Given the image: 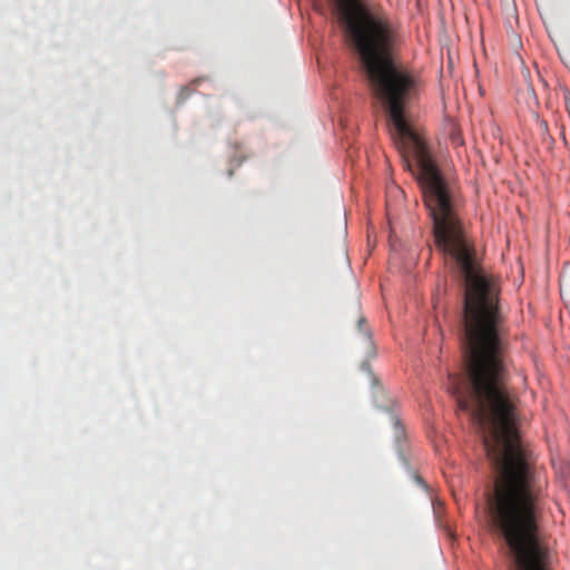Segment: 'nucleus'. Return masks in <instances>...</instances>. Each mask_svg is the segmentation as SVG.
Wrapping results in <instances>:
<instances>
[{
    "mask_svg": "<svg viewBox=\"0 0 570 570\" xmlns=\"http://www.w3.org/2000/svg\"><path fill=\"white\" fill-rule=\"evenodd\" d=\"M541 126L543 127V129H544V130H547V129H548V125H547V122H546V121H542V122H541Z\"/></svg>",
    "mask_w": 570,
    "mask_h": 570,
    "instance_id": "obj_2",
    "label": "nucleus"
},
{
    "mask_svg": "<svg viewBox=\"0 0 570 570\" xmlns=\"http://www.w3.org/2000/svg\"><path fill=\"white\" fill-rule=\"evenodd\" d=\"M365 324V320L362 317L358 320V327L361 331H363V325Z\"/></svg>",
    "mask_w": 570,
    "mask_h": 570,
    "instance_id": "obj_1",
    "label": "nucleus"
}]
</instances>
